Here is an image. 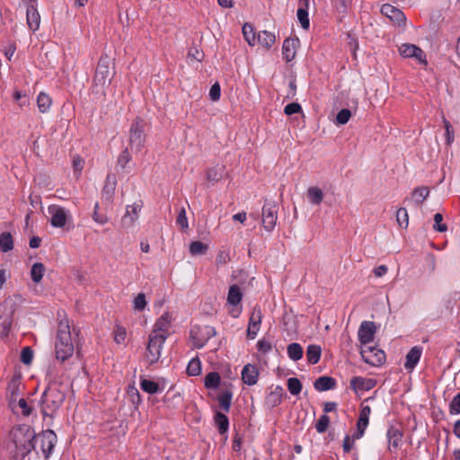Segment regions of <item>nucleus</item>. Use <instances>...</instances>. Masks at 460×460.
<instances>
[{
	"label": "nucleus",
	"mask_w": 460,
	"mask_h": 460,
	"mask_svg": "<svg viewBox=\"0 0 460 460\" xmlns=\"http://www.w3.org/2000/svg\"><path fill=\"white\" fill-rule=\"evenodd\" d=\"M57 435L50 429H47L42 431L38 436L35 435V445L39 444L40 449L44 456V457L48 458L56 443H57Z\"/></svg>",
	"instance_id": "423d86ee"
},
{
	"label": "nucleus",
	"mask_w": 460,
	"mask_h": 460,
	"mask_svg": "<svg viewBox=\"0 0 460 460\" xmlns=\"http://www.w3.org/2000/svg\"><path fill=\"white\" fill-rule=\"evenodd\" d=\"M145 143V129L141 121L136 120L129 130V147L132 151L139 152Z\"/></svg>",
	"instance_id": "1a4fd4ad"
},
{
	"label": "nucleus",
	"mask_w": 460,
	"mask_h": 460,
	"mask_svg": "<svg viewBox=\"0 0 460 460\" xmlns=\"http://www.w3.org/2000/svg\"><path fill=\"white\" fill-rule=\"evenodd\" d=\"M11 409L14 412H21L23 416H29L31 414L33 408L25 399L20 398L17 400L16 405L11 407Z\"/></svg>",
	"instance_id": "c9c22d12"
},
{
	"label": "nucleus",
	"mask_w": 460,
	"mask_h": 460,
	"mask_svg": "<svg viewBox=\"0 0 460 460\" xmlns=\"http://www.w3.org/2000/svg\"><path fill=\"white\" fill-rule=\"evenodd\" d=\"M13 314L8 312H0V335L7 336L13 323Z\"/></svg>",
	"instance_id": "cd10ccee"
},
{
	"label": "nucleus",
	"mask_w": 460,
	"mask_h": 460,
	"mask_svg": "<svg viewBox=\"0 0 460 460\" xmlns=\"http://www.w3.org/2000/svg\"><path fill=\"white\" fill-rule=\"evenodd\" d=\"M215 423L220 433H226L228 429V419L221 412H217L215 415Z\"/></svg>",
	"instance_id": "79ce46f5"
},
{
	"label": "nucleus",
	"mask_w": 460,
	"mask_h": 460,
	"mask_svg": "<svg viewBox=\"0 0 460 460\" xmlns=\"http://www.w3.org/2000/svg\"><path fill=\"white\" fill-rule=\"evenodd\" d=\"M314 385L318 391H327L334 387L335 382L332 377L321 376L315 380Z\"/></svg>",
	"instance_id": "e433bc0d"
},
{
	"label": "nucleus",
	"mask_w": 460,
	"mask_h": 460,
	"mask_svg": "<svg viewBox=\"0 0 460 460\" xmlns=\"http://www.w3.org/2000/svg\"><path fill=\"white\" fill-rule=\"evenodd\" d=\"M26 17L29 29L32 31H38L40 25V15L33 4L28 5Z\"/></svg>",
	"instance_id": "393cba45"
},
{
	"label": "nucleus",
	"mask_w": 460,
	"mask_h": 460,
	"mask_svg": "<svg viewBox=\"0 0 460 460\" xmlns=\"http://www.w3.org/2000/svg\"><path fill=\"white\" fill-rule=\"evenodd\" d=\"M363 360L372 366H378L385 362V352L375 346H364L360 350Z\"/></svg>",
	"instance_id": "f8f14e48"
},
{
	"label": "nucleus",
	"mask_w": 460,
	"mask_h": 460,
	"mask_svg": "<svg viewBox=\"0 0 460 460\" xmlns=\"http://www.w3.org/2000/svg\"><path fill=\"white\" fill-rule=\"evenodd\" d=\"M356 439H358L356 435L353 438H350L349 436H346L344 438L342 447L345 453H349L353 448Z\"/></svg>",
	"instance_id": "338daca9"
},
{
	"label": "nucleus",
	"mask_w": 460,
	"mask_h": 460,
	"mask_svg": "<svg viewBox=\"0 0 460 460\" xmlns=\"http://www.w3.org/2000/svg\"><path fill=\"white\" fill-rule=\"evenodd\" d=\"M259 376L258 367L252 364H246L241 373L242 381L250 386L257 384Z\"/></svg>",
	"instance_id": "6ab92c4d"
},
{
	"label": "nucleus",
	"mask_w": 460,
	"mask_h": 460,
	"mask_svg": "<svg viewBox=\"0 0 460 460\" xmlns=\"http://www.w3.org/2000/svg\"><path fill=\"white\" fill-rule=\"evenodd\" d=\"M75 350L74 335L67 318L59 320L55 341V353L58 360L69 358Z\"/></svg>",
	"instance_id": "f257e3e1"
},
{
	"label": "nucleus",
	"mask_w": 460,
	"mask_h": 460,
	"mask_svg": "<svg viewBox=\"0 0 460 460\" xmlns=\"http://www.w3.org/2000/svg\"><path fill=\"white\" fill-rule=\"evenodd\" d=\"M65 400V393L58 384H52L44 391L40 399L42 414L53 417Z\"/></svg>",
	"instance_id": "7ed1b4c3"
},
{
	"label": "nucleus",
	"mask_w": 460,
	"mask_h": 460,
	"mask_svg": "<svg viewBox=\"0 0 460 460\" xmlns=\"http://www.w3.org/2000/svg\"><path fill=\"white\" fill-rule=\"evenodd\" d=\"M376 385V381L375 379L361 376H355L350 381V387L358 394L369 391L374 388Z\"/></svg>",
	"instance_id": "412c9836"
},
{
	"label": "nucleus",
	"mask_w": 460,
	"mask_h": 460,
	"mask_svg": "<svg viewBox=\"0 0 460 460\" xmlns=\"http://www.w3.org/2000/svg\"><path fill=\"white\" fill-rule=\"evenodd\" d=\"M262 226L267 232H271L278 219V206L274 202H266L262 208Z\"/></svg>",
	"instance_id": "9b49d317"
},
{
	"label": "nucleus",
	"mask_w": 460,
	"mask_h": 460,
	"mask_svg": "<svg viewBox=\"0 0 460 460\" xmlns=\"http://www.w3.org/2000/svg\"><path fill=\"white\" fill-rule=\"evenodd\" d=\"M288 355L290 359L297 361L303 357V348L300 344L294 342L288 346Z\"/></svg>",
	"instance_id": "58836bf2"
},
{
	"label": "nucleus",
	"mask_w": 460,
	"mask_h": 460,
	"mask_svg": "<svg viewBox=\"0 0 460 460\" xmlns=\"http://www.w3.org/2000/svg\"><path fill=\"white\" fill-rule=\"evenodd\" d=\"M298 45H299L298 39L288 38L284 40L283 46H282V55H283V58L287 62H289L294 59L296 53V49L298 48Z\"/></svg>",
	"instance_id": "5701e85b"
},
{
	"label": "nucleus",
	"mask_w": 460,
	"mask_h": 460,
	"mask_svg": "<svg viewBox=\"0 0 460 460\" xmlns=\"http://www.w3.org/2000/svg\"><path fill=\"white\" fill-rule=\"evenodd\" d=\"M421 353L422 349L420 347L415 346L411 348L406 355L404 367L409 371H412L420 361Z\"/></svg>",
	"instance_id": "a878e982"
},
{
	"label": "nucleus",
	"mask_w": 460,
	"mask_h": 460,
	"mask_svg": "<svg viewBox=\"0 0 460 460\" xmlns=\"http://www.w3.org/2000/svg\"><path fill=\"white\" fill-rule=\"evenodd\" d=\"M32 358H33L32 349L30 347L23 348L21 352V361L25 365H29L31 363Z\"/></svg>",
	"instance_id": "13d9d810"
},
{
	"label": "nucleus",
	"mask_w": 460,
	"mask_h": 460,
	"mask_svg": "<svg viewBox=\"0 0 460 460\" xmlns=\"http://www.w3.org/2000/svg\"><path fill=\"white\" fill-rule=\"evenodd\" d=\"M132 157L128 148L124 149L118 156L117 166L124 170L131 162Z\"/></svg>",
	"instance_id": "37998d69"
},
{
	"label": "nucleus",
	"mask_w": 460,
	"mask_h": 460,
	"mask_svg": "<svg viewBox=\"0 0 460 460\" xmlns=\"http://www.w3.org/2000/svg\"><path fill=\"white\" fill-rule=\"evenodd\" d=\"M172 319V317L170 313L166 312L163 314L161 317L156 320L150 335L162 336L163 340L166 341L169 335Z\"/></svg>",
	"instance_id": "4468645a"
},
{
	"label": "nucleus",
	"mask_w": 460,
	"mask_h": 460,
	"mask_svg": "<svg viewBox=\"0 0 460 460\" xmlns=\"http://www.w3.org/2000/svg\"><path fill=\"white\" fill-rule=\"evenodd\" d=\"M303 1H304L305 6H301L298 8L296 16H297V19H298L302 28L305 30H307L310 25L308 12L306 10V7L308 5V0H303Z\"/></svg>",
	"instance_id": "72a5a7b5"
},
{
	"label": "nucleus",
	"mask_w": 460,
	"mask_h": 460,
	"mask_svg": "<svg viewBox=\"0 0 460 460\" xmlns=\"http://www.w3.org/2000/svg\"><path fill=\"white\" fill-rule=\"evenodd\" d=\"M45 273V266L40 262H36L31 266V278L33 282L39 283L41 281Z\"/></svg>",
	"instance_id": "4c0bfd02"
},
{
	"label": "nucleus",
	"mask_w": 460,
	"mask_h": 460,
	"mask_svg": "<svg viewBox=\"0 0 460 460\" xmlns=\"http://www.w3.org/2000/svg\"><path fill=\"white\" fill-rule=\"evenodd\" d=\"M176 223L178 226H180L181 227V229H183V230L188 229L189 224H188V219L186 217V211L184 208L181 209V211L177 217Z\"/></svg>",
	"instance_id": "052dcab7"
},
{
	"label": "nucleus",
	"mask_w": 460,
	"mask_h": 460,
	"mask_svg": "<svg viewBox=\"0 0 460 460\" xmlns=\"http://www.w3.org/2000/svg\"><path fill=\"white\" fill-rule=\"evenodd\" d=\"M443 216L440 213H437L434 215V226L433 228L440 233H444L447 230V226L446 224L442 223Z\"/></svg>",
	"instance_id": "6e6d98bb"
},
{
	"label": "nucleus",
	"mask_w": 460,
	"mask_h": 460,
	"mask_svg": "<svg viewBox=\"0 0 460 460\" xmlns=\"http://www.w3.org/2000/svg\"><path fill=\"white\" fill-rule=\"evenodd\" d=\"M164 341L162 336L159 337L149 334L148 343L145 352V359L148 364L153 365L159 361Z\"/></svg>",
	"instance_id": "39448f33"
},
{
	"label": "nucleus",
	"mask_w": 460,
	"mask_h": 460,
	"mask_svg": "<svg viewBox=\"0 0 460 460\" xmlns=\"http://www.w3.org/2000/svg\"><path fill=\"white\" fill-rule=\"evenodd\" d=\"M25 299L21 294L15 293L6 297L0 304V312H8L14 314L15 311L22 305Z\"/></svg>",
	"instance_id": "f3484780"
},
{
	"label": "nucleus",
	"mask_w": 460,
	"mask_h": 460,
	"mask_svg": "<svg viewBox=\"0 0 460 460\" xmlns=\"http://www.w3.org/2000/svg\"><path fill=\"white\" fill-rule=\"evenodd\" d=\"M223 167H214L207 171L206 176L209 181H217L222 177Z\"/></svg>",
	"instance_id": "864d4df0"
},
{
	"label": "nucleus",
	"mask_w": 460,
	"mask_h": 460,
	"mask_svg": "<svg viewBox=\"0 0 460 460\" xmlns=\"http://www.w3.org/2000/svg\"><path fill=\"white\" fill-rule=\"evenodd\" d=\"M381 13L385 16L389 18L391 21H393L398 24L403 23L405 21V16L403 14V13L401 10H399L398 8H396L391 4H384L381 7Z\"/></svg>",
	"instance_id": "b1692460"
},
{
	"label": "nucleus",
	"mask_w": 460,
	"mask_h": 460,
	"mask_svg": "<svg viewBox=\"0 0 460 460\" xmlns=\"http://www.w3.org/2000/svg\"><path fill=\"white\" fill-rule=\"evenodd\" d=\"M141 389L150 394H156L159 391V385L152 380L141 378L140 380Z\"/></svg>",
	"instance_id": "a19ab883"
},
{
	"label": "nucleus",
	"mask_w": 460,
	"mask_h": 460,
	"mask_svg": "<svg viewBox=\"0 0 460 460\" xmlns=\"http://www.w3.org/2000/svg\"><path fill=\"white\" fill-rule=\"evenodd\" d=\"M147 305L146 296L144 293H139L133 301V308L136 311H143Z\"/></svg>",
	"instance_id": "603ef678"
},
{
	"label": "nucleus",
	"mask_w": 460,
	"mask_h": 460,
	"mask_svg": "<svg viewBox=\"0 0 460 460\" xmlns=\"http://www.w3.org/2000/svg\"><path fill=\"white\" fill-rule=\"evenodd\" d=\"M396 220L401 227L406 228L409 224V216L406 208H401L397 210Z\"/></svg>",
	"instance_id": "8fccbe9b"
},
{
	"label": "nucleus",
	"mask_w": 460,
	"mask_h": 460,
	"mask_svg": "<svg viewBox=\"0 0 460 460\" xmlns=\"http://www.w3.org/2000/svg\"><path fill=\"white\" fill-rule=\"evenodd\" d=\"M257 348L259 351L264 354L270 352L272 349L271 343L264 339H261L257 342Z\"/></svg>",
	"instance_id": "0e129e2a"
},
{
	"label": "nucleus",
	"mask_w": 460,
	"mask_h": 460,
	"mask_svg": "<svg viewBox=\"0 0 460 460\" xmlns=\"http://www.w3.org/2000/svg\"><path fill=\"white\" fill-rule=\"evenodd\" d=\"M450 413L460 414V394H457L450 402Z\"/></svg>",
	"instance_id": "680f3d73"
},
{
	"label": "nucleus",
	"mask_w": 460,
	"mask_h": 460,
	"mask_svg": "<svg viewBox=\"0 0 460 460\" xmlns=\"http://www.w3.org/2000/svg\"><path fill=\"white\" fill-rule=\"evenodd\" d=\"M242 32L244 40L250 46H255L257 44V34L254 31V28L250 23L243 24Z\"/></svg>",
	"instance_id": "473e14b6"
},
{
	"label": "nucleus",
	"mask_w": 460,
	"mask_h": 460,
	"mask_svg": "<svg viewBox=\"0 0 460 460\" xmlns=\"http://www.w3.org/2000/svg\"><path fill=\"white\" fill-rule=\"evenodd\" d=\"M220 383V376L217 372L208 373L204 380L205 386L207 388H216Z\"/></svg>",
	"instance_id": "c03bdc74"
},
{
	"label": "nucleus",
	"mask_w": 460,
	"mask_h": 460,
	"mask_svg": "<svg viewBox=\"0 0 460 460\" xmlns=\"http://www.w3.org/2000/svg\"><path fill=\"white\" fill-rule=\"evenodd\" d=\"M306 197L310 204L318 206L323 202L324 193L319 187L311 186L306 190Z\"/></svg>",
	"instance_id": "bb28decb"
},
{
	"label": "nucleus",
	"mask_w": 460,
	"mask_h": 460,
	"mask_svg": "<svg viewBox=\"0 0 460 460\" xmlns=\"http://www.w3.org/2000/svg\"><path fill=\"white\" fill-rule=\"evenodd\" d=\"M350 117H351L350 111L348 109H342L337 114L336 122H337V124L344 125L349 120Z\"/></svg>",
	"instance_id": "4d7b16f0"
},
{
	"label": "nucleus",
	"mask_w": 460,
	"mask_h": 460,
	"mask_svg": "<svg viewBox=\"0 0 460 460\" xmlns=\"http://www.w3.org/2000/svg\"><path fill=\"white\" fill-rule=\"evenodd\" d=\"M371 413V408L368 405H361V410L358 417V420L357 423V433L356 438H360L368 425L369 416Z\"/></svg>",
	"instance_id": "4be33fe9"
},
{
	"label": "nucleus",
	"mask_w": 460,
	"mask_h": 460,
	"mask_svg": "<svg viewBox=\"0 0 460 460\" xmlns=\"http://www.w3.org/2000/svg\"><path fill=\"white\" fill-rule=\"evenodd\" d=\"M11 437L15 447L16 456L24 457L31 450H37L34 442L35 431L30 426L20 425L13 428Z\"/></svg>",
	"instance_id": "f03ea898"
},
{
	"label": "nucleus",
	"mask_w": 460,
	"mask_h": 460,
	"mask_svg": "<svg viewBox=\"0 0 460 460\" xmlns=\"http://www.w3.org/2000/svg\"><path fill=\"white\" fill-rule=\"evenodd\" d=\"M116 186L115 176L108 175L106 178V184L103 188V191L109 195H112Z\"/></svg>",
	"instance_id": "bf43d9fd"
},
{
	"label": "nucleus",
	"mask_w": 460,
	"mask_h": 460,
	"mask_svg": "<svg viewBox=\"0 0 460 460\" xmlns=\"http://www.w3.org/2000/svg\"><path fill=\"white\" fill-rule=\"evenodd\" d=\"M142 202H135L132 205H128L126 207V212L121 217V226L125 229H132L135 227L138 218L139 214L142 209Z\"/></svg>",
	"instance_id": "9d476101"
},
{
	"label": "nucleus",
	"mask_w": 460,
	"mask_h": 460,
	"mask_svg": "<svg viewBox=\"0 0 460 460\" xmlns=\"http://www.w3.org/2000/svg\"><path fill=\"white\" fill-rule=\"evenodd\" d=\"M215 335V329L209 325L195 326L190 332L193 345L198 349L202 348Z\"/></svg>",
	"instance_id": "6e6552de"
},
{
	"label": "nucleus",
	"mask_w": 460,
	"mask_h": 460,
	"mask_svg": "<svg viewBox=\"0 0 460 460\" xmlns=\"http://www.w3.org/2000/svg\"><path fill=\"white\" fill-rule=\"evenodd\" d=\"M22 385L20 376H13L9 381L7 389H6V396L9 402V406L13 407L16 405V402L20 399L19 395L22 391Z\"/></svg>",
	"instance_id": "dca6fc26"
},
{
	"label": "nucleus",
	"mask_w": 460,
	"mask_h": 460,
	"mask_svg": "<svg viewBox=\"0 0 460 460\" xmlns=\"http://www.w3.org/2000/svg\"><path fill=\"white\" fill-rule=\"evenodd\" d=\"M114 341L117 344H125L127 338V331L121 325H116L114 332Z\"/></svg>",
	"instance_id": "de8ad7c7"
},
{
	"label": "nucleus",
	"mask_w": 460,
	"mask_h": 460,
	"mask_svg": "<svg viewBox=\"0 0 460 460\" xmlns=\"http://www.w3.org/2000/svg\"><path fill=\"white\" fill-rule=\"evenodd\" d=\"M13 248V241L10 233H3L0 234V251L7 252Z\"/></svg>",
	"instance_id": "ea45409f"
},
{
	"label": "nucleus",
	"mask_w": 460,
	"mask_h": 460,
	"mask_svg": "<svg viewBox=\"0 0 460 460\" xmlns=\"http://www.w3.org/2000/svg\"><path fill=\"white\" fill-rule=\"evenodd\" d=\"M321 354L322 349L318 345L312 344L309 345L306 349V358L307 361L312 365L318 363L321 358Z\"/></svg>",
	"instance_id": "2f4dec72"
},
{
	"label": "nucleus",
	"mask_w": 460,
	"mask_h": 460,
	"mask_svg": "<svg viewBox=\"0 0 460 460\" xmlns=\"http://www.w3.org/2000/svg\"><path fill=\"white\" fill-rule=\"evenodd\" d=\"M301 106L300 104L296 103V102H292V103H289L288 104L285 109H284V112L285 114L287 115H293L295 113H298L301 111Z\"/></svg>",
	"instance_id": "69168bd1"
},
{
	"label": "nucleus",
	"mask_w": 460,
	"mask_h": 460,
	"mask_svg": "<svg viewBox=\"0 0 460 460\" xmlns=\"http://www.w3.org/2000/svg\"><path fill=\"white\" fill-rule=\"evenodd\" d=\"M330 424V419L327 415H322L315 424V429L318 433H323L327 430Z\"/></svg>",
	"instance_id": "5fc2aeb1"
},
{
	"label": "nucleus",
	"mask_w": 460,
	"mask_h": 460,
	"mask_svg": "<svg viewBox=\"0 0 460 460\" xmlns=\"http://www.w3.org/2000/svg\"><path fill=\"white\" fill-rule=\"evenodd\" d=\"M114 73V66L111 59L107 55L102 56L99 59L93 80V87L96 91H103L108 85H110Z\"/></svg>",
	"instance_id": "20e7f679"
},
{
	"label": "nucleus",
	"mask_w": 460,
	"mask_h": 460,
	"mask_svg": "<svg viewBox=\"0 0 460 460\" xmlns=\"http://www.w3.org/2000/svg\"><path fill=\"white\" fill-rule=\"evenodd\" d=\"M376 331V328L373 322L364 321L361 323L358 332V337L362 347L368 346L369 343L373 341Z\"/></svg>",
	"instance_id": "2eb2a0df"
},
{
	"label": "nucleus",
	"mask_w": 460,
	"mask_h": 460,
	"mask_svg": "<svg viewBox=\"0 0 460 460\" xmlns=\"http://www.w3.org/2000/svg\"><path fill=\"white\" fill-rule=\"evenodd\" d=\"M262 319V313L260 307H254L250 316V321L247 329V336L250 339H254L260 331Z\"/></svg>",
	"instance_id": "a211bd4d"
},
{
	"label": "nucleus",
	"mask_w": 460,
	"mask_h": 460,
	"mask_svg": "<svg viewBox=\"0 0 460 460\" xmlns=\"http://www.w3.org/2000/svg\"><path fill=\"white\" fill-rule=\"evenodd\" d=\"M48 212L50 215V224L54 227H64L67 222L72 220L70 211L59 205H50L48 208Z\"/></svg>",
	"instance_id": "0eeeda50"
},
{
	"label": "nucleus",
	"mask_w": 460,
	"mask_h": 460,
	"mask_svg": "<svg viewBox=\"0 0 460 460\" xmlns=\"http://www.w3.org/2000/svg\"><path fill=\"white\" fill-rule=\"evenodd\" d=\"M399 53L405 58H414L420 64H427L423 50L414 44L403 43L399 47Z\"/></svg>",
	"instance_id": "ddd939ff"
},
{
	"label": "nucleus",
	"mask_w": 460,
	"mask_h": 460,
	"mask_svg": "<svg viewBox=\"0 0 460 460\" xmlns=\"http://www.w3.org/2000/svg\"><path fill=\"white\" fill-rule=\"evenodd\" d=\"M128 394L133 403H138L140 402V394L136 387L129 386L128 389Z\"/></svg>",
	"instance_id": "774afa93"
},
{
	"label": "nucleus",
	"mask_w": 460,
	"mask_h": 460,
	"mask_svg": "<svg viewBox=\"0 0 460 460\" xmlns=\"http://www.w3.org/2000/svg\"><path fill=\"white\" fill-rule=\"evenodd\" d=\"M288 389L293 395H297L302 390V384L299 379L291 377L288 380Z\"/></svg>",
	"instance_id": "09e8293b"
},
{
	"label": "nucleus",
	"mask_w": 460,
	"mask_h": 460,
	"mask_svg": "<svg viewBox=\"0 0 460 460\" xmlns=\"http://www.w3.org/2000/svg\"><path fill=\"white\" fill-rule=\"evenodd\" d=\"M52 100L47 93L41 92L37 97V105L41 113L48 112L51 107Z\"/></svg>",
	"instance_id": "f704fd0d"
},
{
	"label": "nucleus",
	"mask_w": 460,
	"mask_h": 460,
	"mask_svg": "<svg viewBox=\"0 0 460 460\" xmlns=\"http://www.w3.org/2000/svg\"><path fill=\"white\" fill-rule=\"evenodd\" d=\"M242 298L243 294L240 288L236 285L231 286L227 294V303L234 307L230 314L234 317H237L240 314V311L235 306L242 301Z\"/></svg>",
	"instance_id": "aec40b11"
},
{
	"label": "nucleus",
	"mask_w": 460,
	"mask_h": 460,
	"mask_svg": "<svg viewBox=\"0 0 460 460\" xmlns=\"http://www.w3.org/2000/svg\"><path fill=\"white\" fill-rule=\"evenodd\" d=\"M208 250V245L199 242L194 241L190 244V252L191 255H201L204 254Z\"/></svg>",
	"instance_id": "a18cd8bd"
},
{
	"label": "nucleus",
	"mask_w": 460,
	"mask_h": 460,
	"mask_svg": "<svg viewBox=\"0 0 460 460\" xmlns=\"http://www.w3.org/2000/svg\"><path fill=\"white\" fill-rule=\"evenodd\" d=\"M429 189L426 186L415 188L411 192V200L417 206L422 204L429 195Z\"/></svg>",
	"instance_id": "c756f323"
},
{
	"label": "nucleus",
	"mask_w": 460,
	"mask_h": 460,
	"mask_svg": "<svg viewBox=\"0 0 460 460\" xmlns=\"http://www.w3.org/2000/svg\"><path fill=\"white\" fill-rule=\"evenodd\" d=\"M201 372V364L198 358H192L187 367V373L189 376H196Z\"/></svg>",
	"instance_id": "49530a36"
},
{
	"label": "nucleus",
	"mask_w": 460,
	"mask_h": 460,
	"mask_svg": "<svg viewBox=\"0 0 460 460\" xmlns=\"http://www.w3.org/2000/svg\"><path fill=\"white\" fill-rule=\"evenodd\" d=\"M232 401V393L226 391L221 394L218 397V402L220 406L226 411H228L230 409Z\"/></svg>",
	"instance_id": "3c124183"
},
{
	"label": "nucleus",
	"mask_w": 460,
	"mask_h": 460,
	"mask_svg": "<svg viewBox=\"0 0 460 460\" xmlns=\"http://www.w3.org/2000/svg\"><path fill=\"white\" fill-rule=\"evenodd\" d=\"M402 433L401 431L394 427H391L387 431V439H388V447L390 450L392 448H397L402 440Z\"/></svg>",
	"instance_id": "7c9ffc66"
},
{
	"label": "nucleus",
	"mask_w": 460,
	"mask_h": 460,
	"mask_svg": "<svg viewBox=\"0 0 460 460\" xmlns=\"http://www.w3.org/2000/svg\"><path fill=\"white\" fill-rule=\"evenodd\" d=\"M276 41L275 34L268 31H261L257 34V44L261 45L263 48L270 49Z\"/></svg>",
	"instance_id": "c85d7f7f"
},
{
	"label": "nucleus",
	"mask_w": 460,
	"mask_h": 460,
	"mask_svg": "<svg viewBox=\"0 0 460 460\" xmlns=\"http://www.w3.org/2000/svg\"><path fill=\"white\" fill-rule=\"evenodd\" d=\"M220 96H221L220 85L217 83H216L211 86V88L209 90V98L213 102H217L220 99Z\"/></svg>",
	"instance_id": "e2e57ef3"
}]
</instances>
